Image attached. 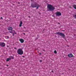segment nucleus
Wrapping results in <instances>:
<instances>
[{"mask_svg":"<svg viewBox=\"0 0 76 76\" xmlns=\"http://www.w3.org/2000/svg\"><path fill=\"white\" fill-rule=\"evenodd\" d=\"M48 10V11H53L55 9L54 7L51 4H49L47 5Z\"/></svg>","mask_w":76,"mask_h":76,"instance_id":"nucleus-1","label":"nucleus"},{"mask_svg":"<svg viewBox=\"0 0 76 76\" xmlns=\"http://www.w3.org/2000/svg\"><path fill=\"white\" fill-rule=\"evenodd\" d=\"M17 53L18 54L20 55H22L23 54V51L22 50V49L21 48H19L17 50Z\"/></svg>","mask_w":76,"mask_h":76,"instance_id":"nucleus-2","label":"nucleus"},{"mask_svg":"<svg viewBox=\"0 0 76 76\" xmlns=\"http://www.w3.org/2000/svg\"><path fill=\"white\" fill-rule=\"evenodd\" d=\"M56 34L60 36H61L62 37L64 38L65 36L64 34L61 32H57L56 33Z\"/></svg>","mask_w":76,"mask_h":76,"instance_id":"nucleus-3","label":"nucleus"},{"mask_svg":"<svg viewBox=\"0 0 76 76\" xmlns=\"http://www.w3.org/2000/svg\"><path fill=\"white\" fill-rule=\"evenodd\" d=\"M38 4L37 3H35L34 4H32L31 5V7H33V8H34V7H36L37 6Z\"/></svg>","mask_w":76,"mask_h":76,"instance_id":"nucleus-4","label":"nucleus"},{"mask_svg":"<svg viewBox=\"0 0 76 76\" xmlns=\"http://www.w3.org/2000/svg\"><path fill=\"white\" fill-rule=\"evenodd\" d=\"M56 16H59L61 15V13H60V12H57L55 13Z\"/></svg>","mask_w":76,"mask_h":76,"instance_id":"nucleus-5","label":"nucleus"},{"mask_svg":"<svg viewBox=\"0 0 76 76\" xmlns=\"http://www.w3.org/2000/svg\"><path fill=\"white\" fill-rule=\"evenodd\" d=\"M0 45L2 47H5V43L3 42L0 43Z\"/></svg>","mask_w":76,"mask_h":76,"instance_id":"nucleus-6","label":"nucleus"},{"mask_svg":"<svg viewBox=\"0 0 76 76\" xmlns=\"http://www.w3.org/2000/svg\"><path fill=\"white\" fill-rule=\"evenodd\" d=\"M19 41H20L21 43H23L24 42V39H19Z\"/></svg>","mask_w":76,"mask_h":76,"instance_id":"nucleus-7","label":"nucleus"},{"mask_svg":"<svg viewBox=\"0 0 76 76\" xmlns=\"http://www.w3.org/2000/svg\"><path fill=\"white\" fill-rule=\"evenodd\" d=\"M73 54H72V53L69 54L68 55V56L69 57H73Z\"/></svg>","mask_w":76,"mask_h":76,"instance_id":"nucleus-8","label":"nucleus"},{"mask_svg":"<svg viewBox=\"0 0 76 76\" xmlns=\"http://www.w3.org/2000/svg\"><path fill=\"white\" fill-rule=\"evenodd\" d=\"M8 29L9 31H12L13 30V28L11 27H10L8 28Z\"/></svg>","mask_w":76,"mask_h":76,"instance_id":"nucleus-9","label":"nucleus"},{"mask_svg":"<svg viewBox=\"0 0 76 76\" xmlns=\"http://www.w3.org/2000/svg\"><path fill=\"white\" fill-rule=\"evenodd\" d=\"M22 23H23V22H22V21H21L20 22V23L19 25V26L20 27H21V26H22Z\"/></svg>","mask_w":76,"mask_h":76,"instance_id":"nucleus-10","label":"nucleus"},{"mask_svg":"<svg viewBox=\"0 0 76 76\" xmlns=\"http://www.w3.org/2000/svg\"><path fill=\"white\" fill-rule=\"evenodd\" d=\"M36 9H38V8H39V7H40V5H39V4H37V6H36Z\"/></svg>","mask_w":76,"mask_h":76,"instance_id":"nucleus-11","label":"nucleus"},{"mask_svg":"<svg viewBox=\"0 0 76 76\" xmlns=\"http://www.w3.org/2000/svg\"><path fill=\"white\" fill-rule=\"evenodd\" d=\"M72 7H74V9H76V5H73L72 6Z\"/></svg>","mask_w":76,"mask_h":76,"instance_id":"nucleus-12","label":"nucleus"},{"mask_svg":"<svg viewBox=\"0 0 76 76\" xmlns=\"http://www.w3.org/2000/svg\"><path fill=\"white\" fill-rule=\"evenodd\" d=\"M11 60V58H9L7 59L6 61H9V60Z\"/></svg>","mask_w":76,"mask_h":76,"instance_id":"nucleus-13","label":"nucleus"},{"mask_svg":"<svg viewBox=\"0 0 76 76\" xmlns=\"http://www.w3.org/2000/svg\"><path fill=\"white\" fill-rule=\"evenodd\" d=\"M13 31H14V34H17L16 33V32L15 31V30H13Z\"/></svg>","mask_w":76,"mask_h":76,"instance_id":"nucleus-14","label":"nucleus"},{"mask_svg":"<svg viewBox=\"0 0 76 76\" xmlns=\"http://www.w3.org/2000/svg\"><path fill=\"white\" fill-rule=\"evenodd\" d=\"M54 53L55 54H56V53H57V51H56V50H55V51H54Z\"/></svg>","mask_w":76,"mask_h":76,"instance_id":"nucleus-15","label":"nucleus"},{"mask_svg":"<svg viewBox=\"0 0 76 76\" xmlns=\"http://www.w3.org/2000/svg\"><path fill=\"white\" fill-rule=\"evenodd\" d=\"M11 58H12V59H14V58L12 56L11 57Z\"/></svg>","mask_w":76,"mask_h":76,"instance_id":"nucleus-16","label":"nucleus"},{"mask_svg":"<svg viewBox=\"0 0 76 76\" xmlns=\"http://www.w3.org/2000/svg\"><path fill=\"white\" fill-rule=\"evenodd\" d=\"M14 49H15V50H17V48L16 47H14Z\"/></svg>","mask_w":76,"mask_h":76,"instance_id":"nucleus-17","label":"nucleus"},{"mask_svg":"<svg viewBox=\"0 0 76 76\" xmlns=\"http://www.w3.org/2000/svg\"><path fill=\"white\" fill-rule=\"evenodd\" d=\"M7 39H9V37L8 36H7Z\"/></svg>","mask_w":76,"mask_h":76,"instance_id":"nucleus-18","label":"nucleus"},{"mask_svg":"<svg viewBox=\"0 0 76 76\" xmlns=\"http://www.w3.org/2000/svg\"><path fill=\"white\" fill-rule=\"evenodd\" d=\"M12 35L13 36H15V33H13Z\"/></svg>","mask_w":76,"mask_h":76,"instance_id":"nucleus-19","label":"nucleus"},{"mask_svg":"<svg viewBox=\"0 0 76 76\" xmlns=\"http://www.w3.org/2000/svg\"><path fill=\"white\" fill-rule=\"evenodd\" d=\"M22 57H23V58H25V56H22Z\"/></svg>","mask_w":76,"mask_h":76,"instance_id":"nucleus-20","label":"nucleus"},{"mask_svg":"<svg viewBox=\"0 0 76 76\" xmlns=\"http://www.w3.org/2000/svg\"><path fill=\"white\" fill-rule=\"evenodd\" d=\"M10 33H12V31H10Z\"/></svg>","mask_w":76,"mask_h":76,"instance_id":"nucleus-21","label":"nucleus"},{"mask_svg":"<svg viewBox=\"0 0 76 76\" xmlns=\"http://www.w3.org/2000/svg\"><path fill=\"white\" fill-rule=\"evenodd\" d=\"M39 61H40V62H42V60H40Z\"/></svg>","mask_w":76,"mask_h":76,"instance_id":"nucleus-22","label":"nucleus"},{"mask_svg":"<svg viewBox=\"0 0 76 76\" xmlns=\"http://www.w3.org/2000/svg\"><path fill=\"white\" fill-rule=\"evenodd\" d=\"M52 73H54V71H52Z\"/></svg>","mask_w":76,"mask_h":76,"instance_id":"nucleus-23","label":"nucleus"},{"mask_svg":"<svg viewBox=\"0 0 76 76\" xmlns=\"http://www.w3.org/2000/svg\"><path fill=\"white\" fill-rule=\"evenodd\" d=\"M58 24L59 25H60V23H58Z\"/></svg>","mask_w":76,"mask_h":76,"instance_id":"nucleus-24","label":"nucleus"},{"mask_svg":"<svg viewBox=\"0 0 76 76\" xmlns=\"http://www.w3.org/2000/svg\"><path fill=\"white\" fill-rule=\"evenodd\" d=\"M7 66H9V65H7Z\"/></svg>","mask_w":76,"mask_h":76,"instance_id":"nucleus-25","label":"nucleus"},{"mask_svg":"<svg viewBox=\"0 0 76 76\" xmlns=\"http://www.w3.org/2000/svg\"><path fill=\"white\" fill-rule=\"evenodd\" d=\"M70 7V8H72V7Z\"/></svg>","mask_w":76,"mask_h":76,"instance_id":"nucleus-26","label":"nucleus"},{"mask_svg":"<svg viewBox=\"0 0 76 76\" xmlns=\"http://www.w3.org/2000/svg\"><path fill=\"white\" fill-rule=\"evenodd\" d=\"M1 19H3V18L2 17H1Z\"/></svg>","mask_w":76,"mask_h":76,"instance_id":"nucleus-27","label":"nucleus"},{"mask_svg":"<svg viewBox=\"0 0 76 76\" xmlns=\"http://www.w3.org/2000/svg\"><path fill=\"white\" fill-rule=\"evenodd\" d=\"M18 4H20V3H19V2H18Z\"/></svg>","mask_w":76,"mask_h":76,"instance_id":"nucleus-28","label":"nucleus"},{"mask_svg":"<svg viewBox=\"0 0 76 76\" xmlns=\"http://www.w3.org/2000/svg\"><path fill=\"white\" fill-rule=\"evenodd\" d=\"M39 54H40V55H41V53H39Z\"/></svg>","mask_w":76,"mask_h":76,"instance_id":"nucleus-29","label":"nucleus"},{"mask_svg":"<svg viewBox=\"0 0 76 76\" xmlns=\"http://www.w3.org/2000/svg\"><path fill=\"white\" fill-rule=\"evenodd\" d=\"M24 35H25V34H24Z\"/></svg>","mask_w":76,"mask_h":76,"instance_id":"nucleus-30","label":"nucleus"},{"mask_svg":"<svg viewBox=\"0 0 76 76\" xmlns=\"http://www.w3.org/2000/svg\"><path fill=\"white\" fill-rule=\"evenodd\" d=\"M75 36V35H74V36Z\"/></svg>","mask_w":76,"mask_h":76,"instance_id":"nucleus-31","label":"nucleus"},{"mask_svg":"<svg viewBox=\"0 0 76 76\" xmlns=\"http://www.w3.org/2000/svg\"><path fill=\"white\" fill-rule=\"evenodd\" d=\"M68 47H69V46H68Z\"/></svg>","mask_w":76,"mask_h":76,"instance_id":"nucleus-32","label":"nucleus"}]
</instances>
